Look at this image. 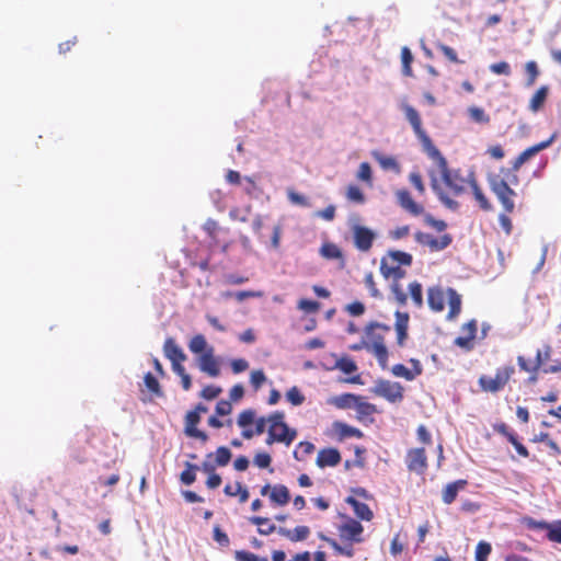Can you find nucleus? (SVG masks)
<instances>
[{
    "label": "nucleus",
    "mask_w": 561,
    "mask_h": 561,
    "mask_svg": "<svg viewBox=\"0 0 561 561\" xmlns=\"http://www.w3.org/2000/svg\"><path fill=\"white\" fill-rule=\"evenodd\" d=\"M469 114H470V117L474 121V122H478V123H489L490 122V117L488 114H485L484 110L480 108V107H471L469 108Z\"/></svg>",
    "instance_id": "nucleus-61"
},
{
    "label": "nucleus",
    "mask_w": 561,
    "mask_h": 561,
    "mask_svg": "<svg viewBox=\"0 0 561 561\" xmlns=\"http://www.w3.org/2000/svg\"><path fill=\"white\" fill-rule=\"evenodd\" d=\"M164 356L171 362L172 369L183 366V362L186 360V354L176 344L173 337H167L163 344Z\"/></svg>",
    "instance_id": "nucleus-16"
},
{
    "label": "nucleus",
    "mask_w": 561,
    "mask_h": 561,
    "mask_svg": "<svg viewBox=\"0 0 561 561\" xmlns=\"http://www.w3.org/2000/svg\"><path fill=\"white\" fill-rule=\"evenodd\" d=\"M186 469L180 474V480L185 485H191L196 480V471L199 469L196 465L186 462Z\"/></svg>",
    "instance_id": "nucleus-40"
},
{
    "label": "nucleus",
    "mask_w": 561,
    "mask_h": 561,
    "mask_svg": "<svg viewBox=\"0 0 561 561\" xmlns=\"http://www.w3.org/2000/svg\"><path fill=\"white\" fill-rule=\"evenodd\" d=\"M347 199L355 202L357 204H363L365 202V195L362 190L356 185H350L346 190Z\"/></svg>",
    "instance_id": "nucleus-51"
},
{
    "label": "nucleus",
    "mask_w": 561,
    "mask_h": 561,
    "mask_svg": "<svg viewBox=\"0 0 561 561\" xmlns=\"http://www.w3.org/2000/svg\"><path fill=\"white\" fill-rule=\"evenodd\" d=\"M468 484V481L465 479H459L454 482L448 483L443 492H442V500L446 505L451 504L458 495V492L463 490Z\"/></svg>",
    "instance_id": "nucleus-22"
},
{
    "label": "nucleus",
    "mask_w": 561,
    "mask_h": 561,
    "mask_svg": "<svg viewBox=\"0 0 561 561\" xmlns=\"http://www.w3.org/2000/svg\"><path fill=\"white\" fill-rule=\"evenodd\" d=\"M145 385L147 389L153 393L156 397H163V391L161 389V386L158 381V379L151 374L147 373L144 377Z\"/></svg>",
    "instance_id": "nucleus-41"
},
{
    "label": "nucleus",
    "mask_w": 561,
    "mask_h": 561,
    "mask_svg": "<svg viewBox=\"0 0 561 561\" xmlns=\"http://www.w3.org/2000/svg\"><path fill=\"white\" fill-rule=\"evenodd\" d=\"M249 520L253 525L259 526L257 531L261 535H264V536L271 535L276 530L275 525L272 524L267 517L252 516V517H250Z\"/></svg>",
    "instance_id": "nucleus-34"
},
{
    "label": "nucleus",
    "mask_w": 561,
    "mask_h": 561,
    "mask_svg": "<svg viewBox=\"0 0 561 561\" xmlns=\"http://www.w3.org/2000/svg\"><path fill=\"white\" fill-rule=\"evenodd\" d=\"M346 503L353 507L354 513L358 518L366 520V522H369L373 519V517H374L373 511L369 508V506L366 503L359 502L356 499H354L353 496H348L346 499Z\"/></svg>",
    "instance_id": "nucleus-27"
},
{
    "label": "nucleus",
    "mask_w": 561,
    "mask_h": 561,
    "mask_svg": "<svg viewBox=\"0 0 561 561\" xmlns=\"http://www.w3.org/2000/svg\"><path fill=\"white\" fill-rule=\"evenodd\" d=\"M255 421V411L252 409H247L240 412L237 424L243 428L242 436L245 439H250L254 436V432L248 428L249 425L253 424Z\"/></svg>",
    "instance_id": "nucleus-24"
},
{
    "label": "nucleus",
    "mask_w": 561,
    "mask_h": 561,
    "mask_svg": "<svg viewBox=\"0 0 561 561\" xmlns=\"http://www.w3.org/2000/svg\"><path fill=\"white\" fill-rule=\"evenodd\" d=\"M342 460L339 449L329 447L320 449L316 459V463L319 468L335 467Z\"/></svg>",
    "instance_id": "nucleus-20"
},
{
    "label": "nucleus",
    "mask_w": 561,
    "mask_h": 561,
    "mask_svg": "<svg viewBox=\"0 0 561 561\" xmlns=\"http://www.w3.org/2000/svg\"><path fill=\"white\" fill-rule=\"evenodd\" d=\"M396 197L399 206L412 216H420L424 213V207L412 198L408 190H398Z\"/></svg>",
    "instance_id": "nucleus-17"
},
{
    "label": "nucleus",
    "mask_w": 561,
    "mask_h": 561,
    "mask_svg": "<svg viewBox=\"0 0 561 561\" xmlns=\"http://www.w3.org/2000/svg\"><path fill=\"white\" fill-rule=\"evenodd\" d=\"M234 559L237 561H268L265 557H260L253 552L247 550H238L234 553Z\"/></svg>",
    "instance_id": "nucleus-52"
},
{
    "label": "nucleus",
    "mask_w": 561,
    "mask_h": 561,
    "mask_svg": "<svg viewBox=\"0 0 561 561\" xmlns=\"http://www.w3.org/2000/svg\"><path fill=\"white\" fill-rule=\"evenodd\" d=\"M490 70L495 75H503V76H510L511 75V67L508 62L506 61H500L490 65Z\"/></svg>",
    "instance_id": "nucleus-64"
},
{
    "label": "nucleus",
    "mask_w": 561,
    "mask_h": 561,
    "mask_svg": "<svg viewBox=\"0 0 561 561\" xmlns=\"http://www.w3.org/2000/svg\"><path fill=\"white\" fill-rule=\"evenodd\" d=\"M409 181L414 186V188L419 192V194L423 195L425 193V185L423 183V179L420 172L413 171L409 174Z\"/></svg>",
    "instance_id": "nucleus-55"
},
{
    "label": "nucleus",
    "mask_w": 561,
    "mask_h": 561,
    "mask_svg": "<svg viewBox=\"0 0 561 561\" xmlns=\"http://www.w3.org/2000/svg\"><path fill=\"white\" fill-rule=\"evenodd\" d=\"M354 408L356 409L358 419L360 420L377 412L376 407L367 401H364L360 396H357V401L355 402Z\"/></svg>",
    "instance_id": "nucleus-35"
},
{
    "label": "nucleus",
    "mask_w": 561,
    "mask_h": 561,
    "mask_svg": "<svg viewBox=\"0 0 561 561\" xmlns=\"http://www.w3.org/2000/svg\"><path fill=\"white\" fill-rule=\"evenodd\" d=\"M215 463L218 466V467H225L229 463L230 459H231V451L228 447H225V446H220L216 449L215 454Z\"/></svg>",
    "instance_id": "nucleus-42"
},
{
    "label": "nucleus",
    "mask_w": 561,
    "mask_h": 561,
    "mask_svg": "<svg viewBox=\"0 0 561 561\" xmlns=\"http://www.w3.org/2000/svg\"><path fill=\"white\" fill-rule=\"evenodd\" d=\"M320 254L327 260H340L341 266L345 265L342 250L334 243L325 242L320 248Z\"/></svg>",
    "instance_id": "nucleus-29"
},
{
    "label": "nucleus",
    "mask_w": 561,
    "mask_h": 561,
    "mask_svg": "<svg viewBox=\"0 0 561 561\" xmlns=\"http://www.w3.org/2000/svg\"><path fill=\"white\" fill-rule=\"evenodd\" d=\"M515 374L512 365L499 367L494 376L481 375L478 379L480 390L486 393H497L507 386Z\"/></svg>",
    "instance_id": "nucleus-7"
},
{
    "label": "nucleus",
    "mask_w": 561,
    "mask_h": 561,
    "mask_svg": "<svg viewBox=\"0 0 561 561\" xmlns=\"http://www.w3.org/2000/svg\"><path fill=\"white\" fill-rule=\"evenodd\" d=\"M405 118L413 128L414 134L421 141L424 152L433 160L439 170L442 181L448 192L438 183L437 179L432 178L431 186L437 195L440 203L448 209L456 211L459 209V203L449 196H460L466 193L469 186L470 175L465 178L459 170H450L448 162L442 152L435 147L430 136L426 134L422 126L420 113L411 105L404 104L402 106Z\"/></svg>",
    "instance_id": "nucleus-1"
},
{
    "label": "nucleus",
    "mask_w": 561,
    "mask_h": 561,
    "mask_svg": "<svg viewBox=\"0 0 561 561\" xmlns=\"http://www.w3.org/2000/svg\"><path fill=\"white\" fill-rule=\"evenodd\" d=\"M197 366L198 369L208 377L217 378L220 375V363L215 356L214 347H209L207 353L198 356Z\"/></svg>",
    "instance_id": "nucleus-13"
},
{
    "label": "nucleus",
    "mask_w": 561,
    "mask_h": 561,
    "mask_svg": "<svg viewBox=\"0 0 561 561\" xmlns=\"http://www.w3.org/2000/svg\"><path fill=\"white\" fill-rule=\"evenodd\" d=\"M314 445L310 442H300L294 451V457L298 461H302L314 451Z\"/></svg>",
    "instance_id": "nucleus-38"
},
{
    "label": "nucleus",
    "mask_w": 561,
    "mask_h": 561,
    "mask_svg": "<svg viewBox=\"0 0 561 561\" xmlns=\"http://www.w3.org/2000/svg\"><path fill=\"white\" fill-rule=\"evenodd\" d=\"M481 510V504L479 502L465 500L460 504V511L465 514H476Z\"/></svg>",
    "instance_id": "nucleus-62"
},
{
    "label": "nucleus",
    "mask_w": 561,
    "mask_h": 561,
    "mask_svg": "<svg viewBox=\"0 0 561 561\" xmlns=\"http://www.w3.org/2000/svg\"><path fill=\"white\" fill-rule=\"evenodd\" d=\"M253 462L255 466H257L259 468L261 469H265V468H268L271 466V462H272V457L270 454L265 453V451H262V453H257L255 456H254V459H253Z\"/></svg>",
    "instance_id": "nucleus-60"
},
{
    "label": "nucleus",
    "mask_w": 561,
    "mask_h": 561,
    "mask_svg": "<svg viewBox=\"0 0 561 561\" xmlns=\"http://www.w3.org/2000/svg\"><path fill=\"white\" fill-rule=\"evenodd\" d=\"M469 187L471 188L473 198L478 203L479 207L483 211H492L493 205L490 202V199L488 198V196L484 194V192L481 188V186L479 185V183L477 182L474 174L470 175Z\"/></svg>",
    "instance_id": "nucleus-21"
},
{
    "label": "nucleus",
    "mask_w": 561,
    "mask_h": 561,
    "mask_svg": "<svg viewBox=\"0 0 561 561\" xmlns=\"http://www.w3.org/2000/svg\"><path fill=\"white\" fill-rule=\"evenodd\" d=\"M373 392L390 403H399L403 400L404 388L399 382L378 380L373 388Z\"/></svg>",
    "instance_id": "nucleus-9"
},
{
    "label": "nucleus",
    "mask_w": 561,
    "mask_h": 561,
    "mask_svg": "<svg viewBox=\"0 0 561 561\" xmlns=\"http://www.w3.org/2000/svg\"><path fill=\"white\" fill-rule=\"evenodd\" d=\"M525 71L527 75V85L530 87L536 82V80L539 76V69H538L537 62L534 60L526 62Z\"/></svg>",
    "instance_id": "nucleus-50"
},
{
    "label": "nucleus",
    "mask_w": 561,
    "mask_h": 561,
    "mask_svg": "<svg viewBox=\"0 0 561 561\" xmlns=\"http://www.w3.org/2000/svg\"><path fill=\"white\" fill-rule=\"evenodd\" d=\"M478 323L477 320L472 319L461 327L462 335L457 336L454 341L455 345L466 351H471L474 346V340L477 336Z\"/></svg>",
    "instance_id": "nucleus-15"
},
{
    "label": "nucleus",
    "mask_w": 561,
    "mask_h": 561,
    "mask_svg": "<svg viewBox=\"0 0 561 561\" xmlns=\"http://www.w3.org/2000/svg\"><path fill=\"white\" fill-rule=\"evenodd\" d=\"M401 61H402V73L407 77H412V62H413V55L411 50L408 47H402L401 49Z\"/></svg>",
    "instance_id": "nucleus-39"
},
{
    "label": "nucleus",
    "mask_w": 561,
    "mask_h": 561,
    "mask_svg": "<svg viewBox=\"0 0 561 561\" xmlns=\"http://www.w3.org/2000/svg\"><path fill=\"white\" fill-rule=\"evenodd\" d=\"M333 428L340 440H343L348 437L362 438L363 432L356 427H353L343 422H334Z\"/></svg>",
    "instance_id": "nucleus-28"
},
{
    "label": "nucleus",
    "mask_w": 561,
    "mask_h": 561,
    "mask_svg": "<svg viewBox=\"0 0 561 561\" xmlns=\"http://www.w3.org/2000/svg\"><path fill=\"white\" fill-rule=\"evenodd\" d=\"M394 317H396L394 330H396V335H397V344H398V346L403 347L409 337L410 316L408 312L396 311Z\"/></svg>",
    "instance_id": "nucleus-19"
},
{
    "label": "nucleus",
    "mask_w": 561,
    "mask_h": 561,
    "mask_svg": "<svg viewBox=\"0 0 561 561\" xmlns=\"http://www.w3.org/2000/svg\"><path fill=\"white\" fill-rule=\"evenodd\" d=\"M278 534L293 542H297L306 540L310 535V529L308 526H297L294 529L280 527Z\"/></svg>",
    "instance_id": "nucleus-26"
},
{
    "label": "nucleus",
    "mask_w": 561,
    "mask_h": 561,
    "mask_svg": "<svg viewBox=\"0 0 561 561\" xmlns=\"http://www.w3.org/2000/svg\"><path fill=\"white\" fill-rule=\"evenodd\" d=\"M556 135L550 136L547 140L540 141L534 146L528 147L523 152H520L512 162L511 169L506 170L507 174H511L510 182L513 185L518 184L519 179L516 172L520 169V167L527 162L529 159L535 157L540 151L547 149L554 141Z\"/></svg>",
    "instance_id": "nucleus-8"
},
{
    "label": "nucleus",
    "mask_w": 561,
    "mask_h": 561,
    "mask_svg": "<svg viewBox=\"0 0 561 561\" xmlns=\"http://www.w3.org/2000/svg\"><path fill=\"white\" fill-rule=\"evenodd\" d=\"M286 399L293 404V405H301L306 398L301 393L300 389L297 386H294L289 388L286 392Z\"/></svg>",
    "instance_id": "nucleus-46"
},
{
    "label": "nucleus",
    "mask_w": 561,
    "mask_h": 561,
    "mask_svg": "<svg viewBox=\"0 0 561 561\" xmlns=\"http://www.w3.org/2000/svg\"><path fill=\"white\" fill-rule=\"evenodd\" d=\"M491 551L492 547L489 542L479 541L476 547L474 561H486Z\"/></svg>",
    "instance_id": "nucleus-44"
},
{
    "label": "nucleus",
    "mask_w": 561,
    "mask_h": 561,
    "mask_svg": "<svg viewBox=\"0 0 561 561\" xmlns=\"http://www.w3.org/2000/svg\"><path fill=\"white\" fill-rule=\"evenodd\" d=\"M535 528L547 530V538L557 543H561V520L554 523L534 522Z\"/></svg>",
    "instance_id": "nucleus-23"
},
{
    "label": "nucleus",
    "mask_w": 561,
    "mask_h": 561,
    "mask_svg": "<svg viewBox=\"0 0 561 561\" xmlns=\"http://www.w3.org/2000/svg\"><path fill=\"white\" fill-rule=\"evenodd\" d=\"M391 373L396 377L404 378L405 380H414L416 378L415 373L407 368L403 364H396L391 368Z\"/></svg>",
    "instance_id": "nucleus-47"
},
{
    "label": "nucleus",
    "mask_w": 561,
    "mask_h": 561,
    "mask_svg": "<svg viewBox=\"0 0 561 561\" xmlns=\"http://www.w3.org/2000/svg\"><path fill=\"white\" fill-rule=\"evenodd\" d=\"M409 293L411 299L416 308L423 307V288L422 284L419 282H412L409 285Z\"/></svg>",
    "instance_id": "nucleus-37"
},
{
    "label": "nucleus",
    "mask_w": 561,
    "mask_h": 561,
    "mask_svg": "<svg viewBox=\"0 0 561 561\" xmlns=\"http://www.w3.org/2000/svg\"><path fill=\"white\" fill-rule=\"evenodd\" d=\"M365 285L368 288L370 296L375 298L381 297L380 291L377 288L374 274L371 272L367 273L364 278Z\"/></svg>",
    "instance_id": "nucleus-59"
},
{
    "label": "nucleus",
    "mask_w": 561,
    "mask_h": 561,
    "mask_svg": "<svg viewBox=\"0 0 561 561\" xmlns=\"http://www.w3.org/2000/svg\"><path fill=\"white\" fill-rule=\"evenodd\" d=\"M268 430L266 444L283 443L289 446L297 437V431L290 428L285 422V413L275 411L267 417Z\"/></svg>",
    "instance_id": "nucleus-4"
},
{
    "label": "nucleus",
    "mask_w": 561,
    "mask_h": 561,
    "mask_svg": "<svg viewBox=\"0 0 561 561\" xmlns=\"http://www.w3.org/2000/svg\"><path fill=\"white\" fill-rule=\"evenodd\" d=\"M531 442L533 443H543V444H546L549 447V449H550L549 455L552 456V457H558V456L561 455L560 446L557 444L556 440H553L550 437L549 433L541 432V433L535 435L531 438Z\"/></svg>",
    "instance_id": "nucleus-30"
},
{
    "label": "nucleus",
    "mask_w": 561,
    "mask_h": 561,
    "mask_svg": "<svg viewBox=\"0 0 561 561\" xmlns=\"http://www.w3.org/2000/svg\"><path fill=\"white\" fill-rule=\"evenodd\" d=\"M199 422L201 415H198L197 412H194L193 410L188 411L185 415L184 433L188 437L197 438L203 443H206L208 440V435L197 428Z\"/></svg>",
    "instance_id": "nucleus-18"
},
{
    "label": "nucleus",
    "mask_w": 561,
    "mask_h": 561,
    "mask_svg": "<svg viewBox=\"0 0 561 561\" xmlns=\"http://www.w3.org/2000/svg\"><path fill=\"white\" fill-rule=\"evenodd\" d=\"M381 260H386L391 264H398L405 267L411 266L413 262V257L410 253L400 250H389L386 255L381 257Z\"/></svg>",
    "instance_id": "nucleus-25"
},
{
    "label": "nucleus",
    "mask_w": 561,
    "mask_h": 561,
    "mask_svg": "<svg viewBox=\"0 0 561 561\" xmlns=\"http://www.w3.org/2000/svg\"><path fill=\"white\" fill-rule=\"evenodd\" d=\"M391 331V327L377 321L369 322L364 329V339L368 345V352L371 353L381 368L388 365V348L385 344L386 335Z\"/></svg>",
    "instance_id": "nucleus-3"
},
{
    "label": "nucleus",
    "mask_w": 561,
    "mask_h": 561,
    "mask_svg": "<svg viewBox=\"0 0 561 561\" xmlns=\"http://www.w3.org/2000/svg\"><path fill=\"white\" fill-rule=\"evenodd\" d=\"M336 366L347 375H351L357 370L356 364L350 358H342L337 362Z\"/></svg>",
    "instance_id": "nucleus-63"
},
{
    "label": "nucleus",
    "mask_w": 561,
    "mask_h": 561,
    "mask_svg": "<svg viewBox=\"0 0 561 561\" xmlns=\"http://www.w3.org/2000/svg\"><path fill=\"white\" fill-rule=\"evenodd\" d=\"M414 238L416 242L428 247L431 251H442L446 249L453 241L450 234H444L440 238H435L434 236L422 231H416L414 233Z\"/></svg>",
    "instance_id": "nucleus-14"
},
{
    "label": "nucleus",
    "mask_w": 561,
    "mask_h": 561,
    "mask_svg": "<svg viewBox=\"0 0 561 561\" xmlns=\"http://www.w3.org/2000/svg\"><path fill=\"white\" fill-rule=\"evenodd\" d=\"M329 545L340 556H345L347 558H352L355 554V551L353 548L354 543L344 542V545H340L336 540H329Z\"/></svg>",
    "instance_id": "nucleus-43"
},
{
    "label": "nucleus",
    "mask_w": 561,
    "mask_h": 561,
    "mask_svg": "<svg viewBox=\"0 0 561 561\" xmlns=\"http://www.w3.org/2000/svg\"><path fill=\"white\" fill-rule=\"evenodd\" d=\"M287 197L290 201V203H293L295 205L302 206V207L310 206V202L305 195L299 194L291 188L287 191Z\"/></svg>",
    "instance_id": "nucleus-54"
},
{
    "label": "nucleus",
    "mask_w": 561,
    "mask_h": 561,
    "mask_svg": "<svg viewBox=\"0 0 561 561\" xmlns=\"http://www.w3.org/2000/svg\"><path fill=\"white\" fill-rule=\"evenodd\" d=\"M337 533L343 542L360 543L364 541V527L354 518L347 517L344 523L337 526Z\"/></svg>",
    "instance_id": "nucleus-10"
},
{
    "label": "nucleus",
    "mask_w": 561,
    "mask_h": 561,
    "mask_svg": "<svg viewBox=\"0 0 561 561\" xmlns=\"http://www.w3.org/2000/svg\"><path fill=\"white\" fill-rule=\"evenodd\" d=\"M298 309L307 313H316L320 310L321 305L316 300L302 298L298 301Z\"/></svg>",
    "instance_id": "nucleus-49"
},
{
    "label": "nucleus",
    "mask_w": 561,
    "mask_h": 561,
    "mask_svg": "<svg viewBox=\"0 0 561 561\" xmlns=\"http://www.w3.org/2000/svg\"><path fill=\"white\" fill-rule=\"evenodd\" d=\"M405 463L409 471L424 474L428 468L425 449L423 447L409 449L407 451Z\"/></svg>",
    "instance_id": "nucleus-11"
},
{
    "label": "nucleus",
    "mask_w": 561,
    "mask_h": 561,
    "mask_svg": "<svg viewBox=\"0 0 561 561\" xmlns=\"http://www.w3.org/2000/svg\"><path fill=\"white\" fill-rule=\"evenodd\" d=\"M552 348L549 344H546L542 350H537L535 356V363L539 370L543 368L545 363L550 359Z\"/></svg>",
    "instance_id": "nucleus-48"
},
{
    "label": "nucleus",
    "mask_w": 561,
    "mask_h": 561,
    "mask_svg": "<svg viewBox=\"0 0 561 561\" xmlns=\"http://www.w3.org/2000/svg\"><path fill=\"white\" fill-rule=\"evenodd\" d=\"M266 381V376L262 369L253 370L250 375V382L254 390H259Z\"/></svg>",
    "instance_id": "nucleus-56"
},
{
    "label": "nucleus",
    "mask_w": 561,
    "mask_h": 561,
    "mask_svg": "<svg viewBox=\"0 0 561 561\" xmlns=\"http://www.w3.org/2000/svg\"><path fill=\"white\" fill-rule=\"evenodd\" d=\"M375 159L378 161L380 167L385 170H396L399 171V164L397 160L392 157L383 156L380 153H374Z\"/></svg>",
    "instance_id": "nucleus-45"
},
{
    "label": "nucleus",
    "mask_w": 561,
    "mask_h": 561,
    "mask_svg": "<svg viewBox=\"0 0 561 561\" xmlns=\"http://www.w3.org/2000/svg\"><path fill=\"white\" fill-rule=\"evenodd\" d=\"M173 371L181 378L182 388L188 391L192 387L191 376L186 373L185 367H176Z\"/></svg>",
    "instance_id": "nucleus-58"
},
{
    "label": "nucleus",
    "mask_w": 561,
    "mask_h": 561,
    "mask_svg": "<svg viewBox=\"0 0 561 561\" xmlns=\"http://www.w3.org/2000/svg\"><path fill=\"white\" fill-rule=\"evenodd\" d=\"M402 265L391 264L386 260L380 261V273L386 279H392L390 289L399 306H405L408 301V296L400 284V280L407 275Z\"/></svg>",
    "instance_id": "nucleus-5"
},
{
    "label": "nucleus",
    "mask_w": 561,
    "mask_h": 561,
    "mask_svg": "<svg viewBox=\"0 0 561 561\" xmlns=\"http://www.w3.org/2000/svg\"><path fill=\"white\" fill-rule=\"evenodd\" d=\"M352 233L354 245L357 250L368 252L371 249L376 239V233L371 229L365 226L354 225L352 227Z\"/></svg>",
    "instance_id": "nucleus-12"
},
{
    "label": "nucleus",
    "mask_w": 561,
    "mask_h": 561,
    "mask_svg": "<svg viewBox=\"0 0 561 561\" xmlns=\"http://www.w3.org/2000/svg\"><path fill=\"white\" fill-rule=\"evenodd\" d=\"M270 499L277 505H286L290 500V494L287 486L283 484H276L272 488Z\"/></svg>",
    "instance_id": "nucleus-31"
},
{
    "label": "nucleus",
    "mask_w": 561,
    "mask_h": 561,
    "mask_svg": "<svg viewBox=\"0 0 561 561\" xmlns=\"http://www.w3.org/2000/svg\"><path fill=\"white\" fill-rule=\"evenodd\" d=\"M549 88L547 85L540 87L535 94L531 96L529 101V110L534 113L541 110L543 106L547 96H548Z\"/></svg>",
    "instance_id": "nucleus-32"
},
{
    "label": "nucleus",
    "mask_w": 561,
    "mask_h": 561,
    "mask_svg": "<svg viewBox=\"0 0 561 561\" xmlns=\"http://www.w3.org/2000/svg\"><path fill=\"white\" fill-rule=\"evenodd\" d=\"M446 300L449 307L446 319L454 321L461 312V296L454 288H447L445 291L439 285L427 288V304L432 311L442 312Z\"/></svg>",
    "instance_id": "nucleus-2"
},
{
    "label": "nucleus",
    "mask_w": 561,
    "mask_h": 561,
    "mask_svg": "<svg viewBox=\"0 0 561 561\" xmlns=\"http://www.w3.org/2000/svg\"><path fill=\"white\" fill-rule=\"evenodd\" d=\"M210 345H208L206 337L203 334L194 335L188 342V348L193 354H204L207 353Z\"/></svg>",
    "instance_id": "nucleus-33"
},
{
    "label": "nucleus",
    "mask_w": 561,
    "mask_h": 561,
    "mask_svg": "<svg viewBox=\"0 0 561 561\" xmlns=\"http://www.w3.org/2000/svg\"><path fill=\"white\" fill-rule=\"evenodd\" d=\"M357 179H359L364 182H367V183H371L373 172H371L370 164L368 162H362L359 164L358 172H357Z\"/></svg>",
    "instance_id": "nucleus-57"
},
{
    "label": "nucleus",
    "mask_w": 561,
    "mask_h": 561,
    "mask_svg": "<svg viewBox=\"0 0 561 561\" xmlns=\"http://www.w3.org/2000/svg\"><path fill=\"white\" fill-rule=\"evenodd\" d=\"M356 401H357L356 394L344 393V394L333 398L331 400V403H333L339 409H350V408H354Z\"/></svg>",
    "instance_id": "nucleus-36"
},
{
    "label": "nucleus",
    "mask_w": 561,
    "mask_h": 561,
    "mask_svg": "<svg viewBox=\"0 0 561 561\" xmlns=\"http://www.w3.org/2000/svg\"><path fill=\"white\" fill-rule=\"evenodd\" d=\"M508 178L511 174H507ZM491 192L496 196L497 201L505 213H514L516 192L510 186V180H504L499 174H492L488 178Z\"/></svg>",
    "instance_id": "nucleus-6"
},
{
    "label": "nucleus",
    "mask_w": 561,
    "mask_h": 561,
    "mask_svg": "<svg viewBox=\"0 0 561 561\" xmlns=\"http://www.w3.org/2000/svg\"><path fill=\"white\" fill-rule=\"evenodd\" d=\"M222 392L221 387L208 385L204 387L199 393L201 398L205 400H214Z\"/></svg>",
    "instance_id": "nucleus-53"
}]
</instances>
